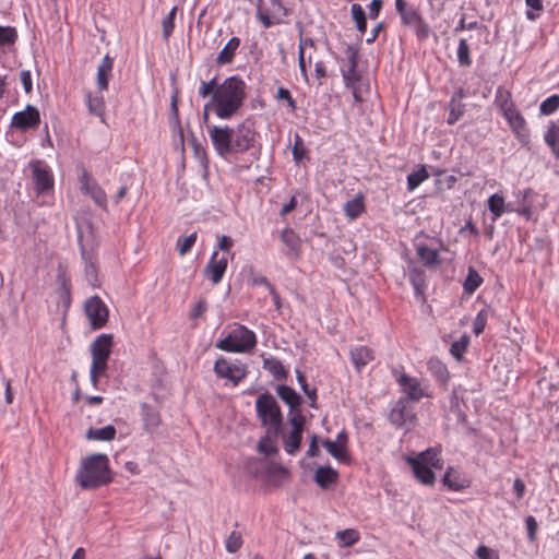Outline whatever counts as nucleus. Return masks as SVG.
<instances>
[{
    "label": "nucleus",
    "instance_id": "obj_4",
    "mask_svg": "<svg viewBox=\"0 0 559 559\" xmlns=\"http://www.w3.org/2000/svg\"><path fill=\"white\" fill-rule=\"evenodd\" d=\"M255 408L262 425L267 427V433L274 437L282 433L283 416L274 396L267 392L262 393L255 401Z\"/></svg>",
    "mask_w": 559,
    "mask_h": 559
},
{
    "label": "nucleus",
    "instance_id": "obj_38",
    "mask_svg": "<svg viewBox=\"0 0 559 559\" xmlns=\"http://www.w3.org/2000/svg\"><path fill=\"white\" fill-rule=\"evenodd\" d=\"M336 538L342 547H349L359 540V533L354 528L338 531Z\"/></svg>",
    "mask_w": 559,
    "mask_h": 559
},
{
    "label": "nucleus",
    "instance_id": "obj_3",
    "mask_svg": "<svg viewBox=\"0 0 559 559\" xmlns=\"http://www.w3.org/2000/svg\"><path fill=\"white\" fill-rule=\"evenodd\" d=\"M75 480L82 489H95L109 484L111 472L107 455L97 453L82 460Z\"/></svg>",
    "mask_w": 559,
    "mask_h": 559
},
{
    "label": "nucleus",
    "instance_id": "obj_55",
    "mask_svg": "<svg viewBox=\"0 0 559 559\" xmlns=\"http://www.w3.org/2000/svg\"><path fill=\"white\" fill-rule=\"evenodd\" d=\"M217 86L216 79H213L210 82H202L199 93L202 97H207L210 95L213 96Z\"/></svg>",
    "mask_w": 559,
    "mask_h": 559
},
{
    "label": "nucleus",
    "instance_id": "obj_6",
    "mask_svg": "<svg viewBox=\"0 0 559 559\" xmlns=\"http://www.w3.org/2000/svg\"><path fill=\"white\" fill-rule=\"evenodd\" d=\"M255 344V334L245 325H237L217 343L216 347L230 353H247L253 349Z\"/></svg>",
    "mask_w": 559,
    "mask_h": 559
},
{
    "label": "nucleus",
    "instance_id": "obj_28",
    "mask_svg": "<svg viewBox=\"0 0 559 559\" xmlns=\"http://www.w3.org/2000/svg\"><path fill=\"white\" fill-rule=\"evenodd\" d=\"M240 46V39L238 37H231L228 43L224 46L216 58L218 64H227L233 61L236 50Z\"/></svg>",
    "mask_w": 559,
    "mask_h": 559
},
{
    "label": "nucleus",
    "instance_id": "obj_47",
    "mask_svg": "<svg viewBox=\"0 0 559 559\" xmlns=\"http://www.w3.org/2000/svg\"><path fill=\"white\" fill-rule=\"evenodd\" d=\"M468 345V338L466 336L461 337L459 341H455L452 343L450 353L452 356H454L457 360H460L465 353Z\"/></svg>",
    "mask_w": 559,
    "mask_h": 559
},
{
    "label": "nucleus",
    "instance_id": "obj_1",
    "mask_svg": "<svg viewBox=\"0 0 559 559\" xmlns=\"http://www.w3.org/2000/svg\"><path fill=\"white\" fill-rule=\"evenodd\" d=\"M211 142L221 157L243 153L255 142V130L251 122L243 121L235 128L228 126H207Z\"/></svg>",
    "mask_w": 559,
    "mask_h": 559
},
{
    "label": "nucleus",
    "instance_id": "obj_59",
    "mask_svg": "<svg viewBox=\"0 0 559 559\" xmlns=\"http://www.w3.org/2000/svg\"><path fill=\"white\" fill-rule=\"evenodd\" d=\"M345 55L348 60V67H355L357 68V61H358V51L353 46H347L345 50Z\"/></svg>",
    "mask_w": 559,
    "mask_h": 559
},
{
    "label": "nucleus",
    "instance_id": "obj_10",
    "mask_svg": "<svg viewBox=\"0 0 559 559\" xmlns=\"http://www.w3.org/2000/svg\"><path fill=\"white\" fill-rule=\"evenodd\" d=\"M40 122L39 111L36 107L27 105L25 110L15 112L11 120V127L25 131L35 128Z\"/></svg>",
    "mask_w": 559,
    "mask_h": 559
},
{
    "label": "nucleus",
    "instance_id": "obj_34",
    "mask_svg": "<svg viewBox=\"0 0 559 559\" xmlns=\"http://www.w3.org/2000/svg\"><path fill=\"white\" fill-rule=\"evenodd\" d=\"M281 240L286 245L292 253L298 254L300 240L293 229L286 228L281 234Z\"/></svg>",
    "mask_w": 559,
    "mask_h": 559
},
{
    "label": "nucleus",
    "instance_id": "obj_11",
    "mask_svg": "<svg viewBox=\"0 0 559 559\" xmlns=\"http://www.w3.org/2000/svg\"><path fill=\"white\" fill-rule=\"evenodd\" d=\"M80 182H81V189L85 194H88L97 205H99L102 207L106 206V203H107L106 192L102 189V187L94 179H92L88 176L86 170H83V173L80 177Z\"/></svg>",
    "mask_w": 559,
    "mask_h": 559
},
{
    "label": "nucleus",
    "instance_id": "obj_24",
    "mask_svg": "<svg viewBox=\"0 0 559 559\" xmlns=\"http://www.w3.org/2000/svg\"><path fill=\"white\" fill-rule=\"evenodd\" d=\"M82 258L84 260L85 266H84V274L87 283L92 287H99L100 282L98 278V270L96 263L93 261V258L84 250L82 249Z\"/></svg>",
    "mask_w": 559,
    "mask_h": 559
},
{
    "label": "nucleus",
    "instance_id": "obj_60",
    "mask_svg": "<svg viewBox=\"0 0 559 559\" xmlns=\"http://www.w3.org/2000/svg\"><path fill=\"white\" fill-rule=\"evenodd\" d=\"M233 245L234 240L229 236L223 235L219 237L217 248L226 253H229Z\"/></svg>",
    "mask_w": 559,
    "mask_h": 559
},
{
    "label": "nucleus",
    "instance_id": "obj_52",
    "mask_svg": "<svg viewBox=\"0 0 559 559\" xmlns=\"http://www.w3.org/2000/svg\"><path fill=\"white\" fill-rule=\"evenodd\" d=\"M402 21L405 25L412 26L414 23L418 22L421 16L414 8H408L401 14Z\"/></svg>",
    "mask_w": 559,
    "mask_h": 559
},
{
    "label": "nucleus",
    "instance_id": "obj_8",
    "mask_svg": "<svg viewBox=\"0 0 559 559\" xmlns=\"http://www.w3.org/2000/svg\"><path fill=\"white\" fill-rule=\"evenodd\" d=\"M84 310L93 329H100L107 323L109 311L98 296L88 298L85 301Z\"/></svg>",
    "mask_w": 559,
    "mask_h": 559
},
{
    "label": "nucleus",
    "instance_id": "obj_49",
    "mask_svg": "<svg viewBox=\"0 0 559 559\" xmlns=\"http://www.w3.org/2000/svg\"><path fill=\"white\" fill-rule=\"evenodd\" d=\"M343 79L346 86L354 88L356 83L360 80V75L357 72V68L348 67L347 70L343 71Z\"/></svg>",
    "mask_w": 559,
    "mask_h": 559
},
{
    "label": "nucleus",
    "instance_id": "obj_46",
    "mask_svg": "<svg viewBox=\"0 0 559 559\" xmlns=\"http://www.w3.org/2000/svg\"><path fill=\"white\" fill-rule=\"evenodd\" d=\"M559 107V96L552 95L545 99L539 107V110L543 115H550L556 111Z\"/></svg>",
    "mask_w": 559,
    "mask_h": 559
},
{
    "label": "nucleus",
    "instance_id": "obj_20",
    "mask_svg": "<svg viewBox=\"0 0 559 559\" xmlns=\"http://www.w3.org/2000/svg\"><path fill=\"white\" fill-rule=\"evenodd\" d=\"M276 393L280 396V399L289 406L290 411H296L302 402V397L293 388L288 385H277Z\"/></svg>",
    "mask_w": 559,
    "mask_h": 559
},
{
    "label": "nucleus",
    "instance_id": "obj_25",
    "mask_svg": "<svg viewBox=\"0 0 559 559\" xmlns=\"http://www.w3.org/2000/svg\"><path fill=\"white\" fill-rule=\"evenodd\" d=\"M413 460L420 461L421 464L428 465L436 469H441L443 467V462L440 457V449L438 448L427 449L417 457H413Z\"/></svg>",
    "mask_w": 559,
    "mask_h": 559
},
{
    "label": "nucleus",
    "instance_id": "obj_31",
    "mask_svg": "<svg viewBox=\"0 0 559 559\" xmlns=\"http://www.w3.org/2000/svg\"><path fill=\"white\" fill-rule=\"evenodd\" d=\"M364 198L362 195L358 194L354 199L347 201L344 204V212L345 215L350 219L357 218L364 211Z\"/></svg>",
    "mask_w": 559,
    "mask_h": 559
},
{
    "label": "nucleus",
    "instance_id": "obj_57",
    "mask_svg": "<svg viewBox=\"0 0 559 559\" xmlns=\"http://www.w3.org/2000/svg\"><path fill=\"white\" fill-rule=\"evenodd\" d=\"M476 555L479 559H498V554L484 545L477 548Z\"/></svg>",
    "mask_w": 559,
    "mask_h": 559
},
{
    "label": "nucleus",
    "instance_id": "obj_42",
    "mask_svg": "<svg viewBox=\"0 0 559 559\" xmlns=\"http://www.w3.org/2000/svg\"><path fill=\"white\" fill-rule=\"evenodd\" d=\"M457 60L460 66L462 67H469L472 63L471 57H469V47L466 41V39L462 38L459 41L457 47Z\"/></svg>",
    "mask_w": 559,
    "mask_h": 559
},
{
    "label": "nucleus",
    "instance_id": "obj_40",
    "mask_svg": "<svg viewBox=\"0 0 559 559\" xmlns=\"http://www.w3.org/2000/svg\"><path fill=\"white\" fill-rule=\"evenodd\" d=\"M17 39L16 28L13 26H0V48L14 45Z\"/></svg>",
    "mask_w": 559,
    "mask_h": 559
},
{
    "label": "nucleus",
    "instance_id": "obj_32",
    "mask_svg": "<svg viewBox=\"0 0 559 559\" xmlns=\"http://www.w3.org/2000/svg\"><path fill=\"white\" fill-rule=\"evenodd\" d=\"M322 445L326 449V451L338 462L347 463L349 461V456L347 451L341 448L337 443L330 439L322 440Z\"/></svg>",
    "mask_w": 559,
    "mask_h": 559
},
{
    "label": "nucleus",
    "instance_id": "obj_18",
    "mask_svg": "<svg viewBox=\"0 0 559 559\" xmlns=\"http://www.w3.org/2000/svg\"><path fill=\"white\" fill-rule=\"evenodd\" d=\"M407 463L412 466L415 477L421 484L433 485L435 473L432 472V467L424 465L420 461L413 460V457H408Z\"/></svg>",
    "mask_w": 559,
    "mask_h": 559
},
{
    "label": "nucleus",
    "instance_id": "obj_26",
    "mask_svg": "<svg viewBox=\"0 0 559 559\" xmlns=\"http://www.w3.org/2000/svg\"><path fill=\"white\" fill-rule=\"evenodd\" d=\"M350 358L357 370H360L368 362L373 360V353L366 346H357L350 350Z\"/></svg>",
    "mask_w": 559,
    "mask_h": 559
},
{
    "label": "nucleus",
    "instance_id": "obj_9",
    "mask_svg": "<svg viewBox=\"0 0 559 559\" xmlns=\"http://www.w3.org/2000/svg\"><path fill=\"white\" fill-rule=\"evenodd\" d=\"M389 419L393 425L409 430L415 425L416 415L408 402L400 399L391 409Z\"/></svg>",
    "mask_w": 559,
    "mask_h": 559
},
{
    "label": "nucleus",
    "instance_id": "obj_41",
    "mask_svg": "<svg viewBox=\"0 0 559 559\" xmlns=\"http://www.w3.org/2000/svg\"><path fill=\"white\" fill-rule=\"evenodd\" d=\"M86 105L88 111L97 117H102L104 114V98L103 96H93L92 94L86 95Z\"/></svg>",
    "mask_w": 559,
    "mask_h": 559
},
{
    "label": "nucleus",
    "instance_id": "obj_29",
    "mask_svg": "<svg viewBox=\"0 0 559 559\" xmlns=\"http://www.w3.org/2000/svg\"><path fill=\"white\" fill-rule=\"evenodd\" d=\"M301 440L302 432L296 430H290L288 433L283 435L285 451L290 455L296 454L300 449Z\"/></svg>",
    "mask_w": 559,
    "mask_h": 559
},
{
    "label": "nucleus",
    "instance_id": "obj_62",
    "mask_svg": "<svg viewBox=\"0 0 559 559\" xmlns=\"http://www.w3.org/2000/svg\"><path fill=\"white\" fill-rule=\"evenodd\" d=\"M352 17L355 22L366 19V13L362 7L358 3H354L350 8Z\"/></svg>",
    "mask_w": 559,
    "mask_h": 559
},
{
    "label": "nucleus",
    "instance_id": "obj_17",
    "mask_svg": "<svg viewBox=\"0 0 559 559\" xmlns=\"http://www.w3.org/2000/svg\"><path fill=\"white\" fill-rule=\"evenodd\" d=\"M141 411L144 430L150 435H154L162 424L158 411L146 403L141 405Z\"/></svg>",
    "mask_w": 559,
    "mask_h": 559
},
{
    "label": "nucleus",
    "instance_id": "obj_12",
    "mask_svg": "<svg viewBox=\"0 0 559 559\" xmlns=\"http://www.w3.org/2000/svg\"><path fill=\"white\" fill-rule=\"evenodd\" d=\"M397 383L401 386L403 393L406 395L404 400L418 402L420 399L426 396L424 389L421 388L420 381L416 378L409 377L406 373L400 374Z\"/></svg>",
    "mask_w": 559,
    "mask_h": 559
},
{
    "label": "nucleus",
    "instance_id": "obj_16",
    "mask_svg": "<svg viewBox=\"0 0 559 559\" xmlns=\"http://www.w3.org/2000/svg\"><path fill=\"white\" fill-rule=\"evenodd\" d=\"M501 110L503 111V116L508 120L510 127L515 131L520 132L524 126L525 120L520 115V112L515 109L512 102H509L508 99H503L500 102Z\"/></svg>",
    "mask_w": 559,
    "mask_h": 559
},
{
    "label": "nucleus",
    "instance_id": "obj_13",
    "mask_svg": "<svg viewBox=\"0 0 559 559\" xmlns=\"http://www.w3.org/2000/svg\"><path fill=\"white\" fill-rule=\"evenodd\" d=\"M29 166L33 170L32 177L37 192L43 193L50 190L53 186V179L49 170L44 167L43 163L40 160H34Z\"/></svg>",
    "mask_w": 559,
    "mask_h": 559
},
{
    "label": "nucleus",
    "instance_id": "obj_23",
    "mask_svg": "<svg viewBox=\"0 0 559 559\" xmlns=\"http://www.w3.org/2000/svg\"><path fill=\"white\" fill-rule=\"evenodd\" d=\"M337 472L331 466H320L314 474V480L322 489L329 488L337 480Z\"/></svg>",
    "mask_w": 559,
    "mask_h": 559
},
{
    "label": "nucleus",
    "instance_id": "obj_36",
    "mask_svg": "<svg viewBox=\"0 0 559 559\" xmlns=\"http://www.w3.org/2000/svg\"><path fill=\"white\" fill-rule=\"evenodd\" d=\"M417 254L420 258V260L424 262L427 266H432L438 264V251L435 249H431L426 246H419L417 248Z\"/></svg>",
    "mask_w": 559,
    "mask_h": 559
},
{
    "label": "nucleus",
    "instance_id": "obj_19",
    "mask_svg": "<svg viewBox=\"0 0 559 559\" xmlns=\"http://www.w3.org/2000/svg\"><path fill=\"white\" fill-rule=\"evenodd\" d=\"M428 369L435 379L444 388H448L450 373L447 366L438 358L431 357L428 360Z\"/></svg>",
    "mask_w": 559,
    "mask_h": 559
},
{
    "label": "nucleus",
    "instance_id": "obj_61",
    "mask_svg": "<svg viewBox=\"0 0 559 559\" xmlns=\"http://www.w3.org/2000/svg\"><path fill=\"white\" fill-rule=\"evenodd\" d=\"M382 0H371L369 4V17L374 20L379 16L381 8H382Z\"/></svg>",
    "mask_w": 559,
    "mask_h": 559
},
{
    "label": "nucleus",
    "instance_id": "obj_14",
    "mask_svg": "<svg viewBox=\"0 0 559 559\" xmlns=\"http://www.w3.org/2000/svg\"><path fill=\"white\" fill-rule=\"evenodd\" d=\"M217 251H214L207 265L203 270L204 276L207 277L214 285L222 281L228 264L226 257L217 259Z\"/></svg>",
    "mask_w": 559,
    "mask_h": 559
},
{
    "label": "nucleus",
    "instance_id": "obj_64",
    "mask_svg": "<svg viewBox=\"0 0 559 559\" xmlns=\"http://www.w3.org/2000/svg\"><path fill=\"white\" fill-rule=\"evenodd\" d=\"M320 453L319 447H318V436L313 435L310 440V444L307 451V455L309 457H316Z\"/></svg>",
    "mask_w": 559,
    "mask_h": 559
},
{
    "label": "nucleus",
    "instance_id": "obj_56",
    "mask_svg": "<svg viewBox=\"0 0 559 559\" xmlns=\"http://www.w3.org/2000/svg\"><path fill=\"white\" fill-rule=\"evenodd\" d=\"M108 368V360H92L91 373H95L97 376H104Z\"/></svg>",
    "mask_w": 559,
    "mask_h": 559
},
{
    "label": "nucleus",
    "instance_id": "obj_51",
    "mask_svg": "<svg viewBox=\"0 0 559 559\" xmlns=\"http://www.w3.org/2000/svg\"><path fill=\"white\" fill-rule=\"evenodd\" d=\"M411 27L414 28L420 40H425L429 37L430 27L423 19H419L418 22L414 23Z\"/></svg>",
    "mask_w": 559,
    "mask_h": 559
},
{
    "label": "nucleus",
    "instance_id": "obj_50",
    "mask_svg": "<svg viewBox=\"0 0 559 559\" xmlns=\"http://www.w3.org/2000/svg\"><path fill=\"white\" fill-rule=\"evenodd\" d=\"M297 381L302 389L304 393L308 396L309 400L317 401V390L310 389L307 384L305 376L301 373L300 370H296Z\"/></svg>",
    "mask_w": 559,
    "mask_h": 559
},
{
    "label": "nucleus",
    "instance_id": "obj_53",
    "mask_svg": "<svg viewBox=\"0 0 559 559\" xmlns=\"http://www.w3.org/2000/svg\"><path fill=\"white\" fill-rule=\"evenodd\" d=\"M304 155H305V148H304L302 139L300 138L299 134H296L295 139H294V146H293L294 160L296 163H299L302 159Z\"/></svg>",
    "mask_w": 559,
    "mask_h": 559
},
{
    "label": "nucleus",
    "instance_id": "obj_54",
    "mask_svg": "<svg viewBox=\"0 0 559 559\" xmlns=\"http://www.w3.org/2000/svg\"><path fill=\"white\" fill-rule=\"evenodd\" d=\"M488 313L486 310H481L477 313L476 319L474 321V333L479 335L483 333L486 322H487Z\"/></svg>",
    "mask_w": 559,
    "mask_h": 559
},
{
    "label": "nucleus",
    "instance_id": "obj_22",
    "mask_svg": "<svg viewBox=\"0 0 559 559\" xmlns=\"http://www.w3.org/2000/svg\"><path fill=\"white\" fill-rule=\"evenodd\" d=\"M114 67V59L106 55L97 69V86L99 91L108 88L109 78Z\"/></svg>",
    "mask_w": 559,
    "mask_h": 559
},
{
    "label": "nucleus",
    "instance_id": "obj_27",
    "mask_svg": "<svg viewBox=\"0 0 559 559\" xmlns=\"http://www.w3.org/2000/svg\"><path fill=\"white\" fill-rule=\"evenodd\" d=\"M263 368L267 370L275 380L283 381L287 377V371L277 358L263 357Z\"/></svg>",
    "mask_w": 559,
    "mask_h": 559
},
{
    "label": "nucleus",
    "instance_id": "obj_35",
    "mask_svg": "<svg viewBox=\"0 0 559 559\" xmlns=\"http://www.w3.org/2000/svg\"><path fill=\"white\" fill-rule=\"evenodd\" d=\"M544 138L554 154L559 157V126L551 123Z\"/></svg>",
    "mask_w": 559,
    "mask_h": 559
},
{
    "label": "nucleus",
    "instance_id": "obj_63",
    "mask_svg": "<svg viewBox=\"0 0 559 559\" xmlns=\"http://www.w3.org/2000/svg\"><path fill=\"white\" fill-rule=\"evenodd\" d=\"M23 88L26 93H29L33 88L31 72L24 70L20 74Z\"/></svg>",
    "mask_w": 559,
    "mask_h": 559
},
{
    "label": "nucleus",
    "instance_id": "obj_48",
    "mask_svg": "<svg viewBox=\"0 0 559 559\" xmlns=\"http://www.w3.org/2000/svg\"><path fill=\"white\" fill-rule=\"evenodd\" d=\"M242 545V538L240 533L231 532V534L226 539V549L230 554L237 552Z\"/></svg>",
    "mask_w": 559,
    "mask_h": 559
},
{
    "label": "nucleus",
    "instance_id": "obj_21",
    "mask_svg": "<svg viewBox=\"0 0 559 559\" xmlns=\"http://www.w3.org/2000/svg\"><path fill=\"white\" fill-rule=\"evenodd\" d=\"M443 484L451 490H462L469 487V480L463 477L459 472L449 467L443 476Z\"/></svg>",
    "mask_w": 559,
    "mask_h": 559
},
{
    "label": "nucleus",
    "instance_id": "obj_39",
    "mask_svg": "<svg viewBox=\"0 0 559 559\" xmlns=\"http://www.w3.org/2000/svg\"><path fill=\"white\" fill-rule=\"evenodd\" d=\"M429 177L427 169L425 166H421L419 169L411 173L407 176V188L409 191L416 189L423 181H425Z\"/></svg>",
    "mask_w": 559,
    "mask_h": 559
},
{
    "label": "nucleus",
    "instance_id": "obj_37",
    "mask_svg": "<svg viewBox=\"0 0 559 559\" xmlns=\"http://www.w3.org/2000/svg\"><path fill=\"white\" fill-rule=\"evenodd\" d=\"M488 209L493 215V219L499 218L504 213V199L502 195L495 193L489 197Z\"/></svg>",
    "mask_w": 559,
    "mask_h": 559
},
{
    "label": "nucleus",
    "instance_id": "obj_43",
    "mask_svg": "<svg viewBox=\"0 0 559 559\" xmlns=\"http://www.w3.org/2000/svg\"><path fill=\"white\" fill-rule=\"evenodd\" d=\"M450 112L447 122L454 124L464 114V105L456 102L455 97H452L450 102Z\"/></svg>",
    "mask_w": 559,
    "mask_h": 559
},
{
    "label": "nucleus",
    "instance_id": "obj_2",
    "mask_svg": "<svg viewBox=\"0 0 559 559\" xmlns=\"http://www.w3.org/2000/svg\"><path fill=\"white\" fill-rule=\"evenodd\" d=\"M245 98L246 83L238 76L226 79L213 94L215 115L221 119H229L240 109Z\"/></svg>",
    "mask_w": 559,
    "mask_h": 559
},
{
    "label": "nucleus",
    "instance_id": "obj_44",
    "mask_svg": "<svg viewBox=\"0 0 559 559\" xmlns=\"http://www.w3.org/2000/svg\"><path fill=\"white\" fill-rule=\"evenodd\" d=\"M305 421H306L305 416L299 411V407L296 411L289 412V423L292 425V430L302 432Z\"/></svg>",
    "mask_w": 559,
    "mask_h": 559
},
{
    "label": "nucleus",
    "instance_id": "obj_58",
    "mask_svg": "<svg viewBox=\"0 0 559 559\" xmlns=\"http://www.w3.org/2000/svg\"><path fill=\"white\" fill-rule=\"evenodd\" d=\"M525 524L527 528V536L530 540H534L536 538L537 531V522L534 516L530 515L525 519Z\"/></svg>",
    "mask_w": 559,
    "mask_h": 559
},
{
    "label": "nucleus",
    "instance_id": "obj_15",
    "mask_svg": "<svg viewBox=\"0 0 559 559\" xmlns=\"http://www.w3.org/2000/svg\"><path fill=\"white\" fill-rule=\"evenodd\" d=\"M112 335L100 334L91 344L92 360H108L112 348Z\"/></svg>",
    "mask_w": 559,
    "mask_h": 559
},
{
    "label": "nucleus",
    "instance_id": "obj_5",
    "mask_svg": "<svg viewBox=\"0 0 559 559\" xmlns=\"http://www.w3.org/2000/svg\"><path fill=\"white\" fill-rule=\"evenodd\" d=\"M292 13L283 0H258L255 5V17L264 28L283 24L285 17Z\"/></svg>",
    "mask_w": 559,
    "mask_h": 559
},
{
    "label": "nucleus",
    "instance_id": "obj_33",
    "mask_svg": "<svg viewBox=\"0 0 559 559\" xmlns=\"http://www.w3.org/2000/svg\"><path fill=\"white\" fill-rule=\"evenodd\" d=\"M483 283L481 276L478 274V272L469 266L467 271V275L465 277V281L463 283L464 290L467 294H473Z\"/></svg>",
    "mask_w": 559,
    "mask_h": 559
},
{
    "label": "nucleus",
    "instance_id": "obj_30",
    "mask_svg": "<svg viewBox=\"0 0 559 559\" xmlns=\"http://www.w3.org/2000/svg\"><path fill=\"white\" fill-rule=\"evenodd\" d=\"M116 428L111 425L103 428H90L86 432V438L97 441H110L115 439Z\"/></svg>",
    "mask_w": 559,
    "mask_h": 559
},
{
    "label": "nucleus",
    "instance_id": "obj_45",
    "mask_svg": "<svg viewBox=\"0 0 559 559\" xmlns=\"http://www.w3.org/2000/svg\"><path fill=\"white\" fill-rule=\"evenodd\" d=\"M197 240V233H192L191 235L179 238L177 241V248L180 255H185L187 252L190 251L192 246L195 243Z\"/></svg>",
    "mask_w": 559,
    "mask_h": 559
},
{
    "label": "nucleus",
    "instance_id": "obj_7",
    "mask_svg": "<svg viewBox=\"0 0 559 559\" xmlns=\"http://www.w3.org/2000/svg\"><path fill=\"white\" fill-rule=\"evenodd\" d=\"M214 371L217 377L229 380L234 385H237L248 372L246 365L233 362L225 358H218L215 361Z\"/></svg>",
    "mask_w": 559,
    "mask_h": 559
}]
</instances>
